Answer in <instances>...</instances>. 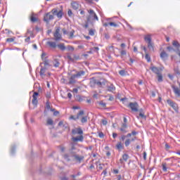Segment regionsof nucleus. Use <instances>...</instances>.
<instances>
[{"label": "nucleus", "instance_id": "1", "mask_svg": "<svg viewBox=\"0 0 180 180\" xmlns=\"http://www.w3.org/2000/svg\"><path fill=\"white\" fill-rule=\"evenodd\" d=\"M63 157L66 161H72V160H75V161L81 162V161L84 160V156H79L77 154V148L75 146H72L69 150V154H65Z\"/></svg>", "mask_w": 180, "mask_h": 180}, {"label": "nucleus", "instance_id": "2", "mask_svg": "<svg viewBox=\"0 0 180 180\" xmlns=\"http://www.w3.org/2000/svg\"><path fill=\"white\" fill-rule=\"evenodd\" d=\"M88 12L89 13L87 18L88 23H91L92 20H99V18H98V15H96V13H95V11H94V10L90 9L88 11Z\"/></svg>", "mask_w": 180, "mask_h": 180}, {"label": "nucleus", "instance_id": "3", "mask_svg": "<svg viewBox=\"0 0 180 180\" xmlns=\"http://www.w3.org/2000/svg\"><path fill=\"white\" fill-rule=\"evenodd\" d=\"M144 40L146 43H148V49L150 51H154V44L151 41V35L150 34H147L144 37Z\"/></svg>", "mask_w": 180, "mask_h": 180}, {"label": "nucleus", "instance_id": "4", "mask_svg": "<svg viewBox=\"0 0 180 180\" xmlns=\"http://www.w3.org/2000/svg\"><path fill=\"white\" fill-rule=\"evenodd\" d=\"M105 80H98L96 79H91V80L90 81V85L91 86H92L93 85H97V86H102L103 85H105Z\"/></svg>", "mask_w": 180, "mask_h": 180}, {"label": "nucleus", "instance_id": "5", "mask_svg": "<svg viewBox=\"0 0 180 180\" xmlns=\"http://www.w3.org/2000/svg\"><path fill=\"white\" fill-rule=\"evenodd\" d=\"M53 39L56 41H60V40H61L63 39V37H61V34H60V27H58L56 30V32L53 34Z\"/></svg>", "mask_w": 180, "mask_h": 180}, {"label": "nucleus", "instance_id": "6", "mask_svg": "<svg viewBox=\"0 0 180 180\" xmlns=\"http://www.w3.org/2000/svg\"><path fill=\"white\" fill-rule=\"evenodd\" d=\"M129 108L132 110V112H139V103L136 102L129 103Z\"/></svg>", "mask_w": 180, "mask_h": 180}, {"label": "nucleus", "instance_id": "7", "mask_svg": "<svg viewBox=\"0 0 180 180\" xmlns=\"http://www.w3.org/2000/svg\"><path fill=\"white\" fill-rule=\"evenodd\" d=\"M167 103L175 110V112H178V104L175 102L172 101L171 99L167 100Z\"/></svg>", "mask_w": 180, "mask_h": 180}, {"label": "nucleus", "instance_id": "8", "mask_svg": "<svg viewBox=\"0 0 180 180\" xmlns=\"http://www.w3.org/2000/svg\"><path fill=\"white\" fill-rule=\"evenodd\" d=\"M51 13H47L46 14H45V15L44 16V22H46V23H49V22H50V20H53V19H54V15L50 14Z\"/></svg>", "mask_w": 180, "mask_h": 180}, {"label": "nucleus", "instance_id": "9", "mask_svg": "<svg viewBox=\"0 0 180 180\" xmlns=\"http://www.w3.org/2000/svg\"><path fill=\"white\" fill-rule=\"evenodd\" d=\"M51 13H53V15H56L57 18H58L59 19H61V18H63V15H64L63 11L60 10L58 11L56 8L52 9Z\"/></svg>", "mask_w": 180, "mask_h": 180}, {"label": "nucleus", "instance_id": "10", "mask_svg": "<svg viewBox=\"0 0 180 180\" xmlns=\"http://www.w3.org/2000/svg\"><path fill=\"white\" fill-rule=\"evenodd\" d=\"M72 134H73V136H75L76 134H79V136H81L84 134V131H82V129L81 128L73 129H72Z\"/></svg>", "mask_w": 180, "mask_h": 180}, {"label": "nucleus", "instance_id": "11", "mask_svg": "<svg viewBox=\"0 0 180 180\" xmlns=\"http://www.w3.org/2000/svg\"><path fill=\"white\" fill-rule=\"evenodd\" d=\"M37 96H39V93L38 92H34V94L32 96V104L34 105V106H37V103H38V101H37Z\"/></svg>", "mask_w": 180, "mask_h": 180}, {"label": "nucleus", "instance_id": "12", "mask_svg": "<svg viewBox=\"0 0 180 180\" xmlns=\"http://www.w3.org/2000/svg\"><path fill=\"white\" fill-rule=\"evenodd\" d=\"M77 79H78L77 75L75 74L72 75L70 78L69 79V84H75L77 82Z\"/></svg>", "mask_w": 180, "mask_h": 180}, {"label": "nucleus", "instance_id": "13", "mask_svg": "<svg viewBox=\"0 0 180 180\" xmlns=\"http://www.w3.org/2000/svg\"><path fill=\"white\" fill-rule=\"evenodd\" d=\"M44 57H46V53H43L41 55V58L43 60L44 67H47V65H50V63L49 60H47V58Z\"/></svg>", "mask_w": 180, "mask_h": 180}, {"label": "nucleus", "instance_id": "14", "mask_svg": "<svg viewBox=\"0 0 180 180\" xmlns=\"http://www.w3.org/2000/svg\"><path fill=\"white\" fill-rule=\"evenodd\" d=\"M82 115H84V110L79 111L76 117H74V115H71L70 119L72 120H78V119H79V116H82Z\"/></svg>", "mask_w": 180, "mask_h": 180}, {"label": "nucleus", "instance_id": "15", "mask_svg": "<svg viewBox=\"0 0 180 180\" xmlns=\"http://www.w3.org/2000/svg\"><path fill=\"white\" fill-rule=\"evenodd\" d=\"M72 141L77 142V141H84V136L83 135H80L76 137H72Z\"/></svg>", "mask_w": 180, "mask_h": 180}, {"label": "nucleus", "instance_id": "16", "mask_svg": "<svg viewBox=\"0 0 180 180\" xmlns=\"http://www.w3.org/2000/svg\"><path fill=\"white\" fill-rule=\"evenodd\" d=\"M75 75L78 79L79 78H82V77L85 75V71L84 70L77 71L75 73Z\"/></svg>", "mask_w": 180, "mask_h": 180}, {"label": "nucleus", "instance_id": "17", "mask_svg": "<svg viewBox=\"0 0 180 180\" xmlns=\"http://www.w3.org/2000/svg\"><path fill=\"white\" fill-rule=\"evenodd\" d=\"M127 160H129V155L125 153L122 155V158L120 159V164L123 165V164H124V162H123V161H125V162H126L127 161Z\"/></svg>", "mask_w": 180, "mask_h": 180}, {"label": "nucleus", "instance_id": "18", "mask_svg": "<svg viewBox=\"0 0 180 180\" xmlns=\"http://www.w3.org/2000/svg\"><path fill=\"white\" fill-rule=\"evenodd\" d=\"M46 71H47V68L46 67H41L39 75L41 77H45L46 75Z\"/></svg>", "mask_w": 180, "mask_h": 180}, {"label": "nucleus", "instance_id": "19", "mask_svg": "<svg viewBox=\"0 0 180 180\" xmlns=\"http://www.w3.org/2000/svg\"><path fill=\"white\" fill-rule=\"evenodd\" d=\"M46 44L51 47V49H56L57 47V43L56 41H47Z\"/></svg>", "mask_w": 180, "mask_h": 180}, {"label": "nucleus", "instance_id": "20", "mask_svg": "<svg viewBox=\"0 0 180 180\" xmlns=\"http://www.w3.org/2000/svg\"><path fill=\"white\" fill-rule=\"evenodd\" d=\"M160 58H162L163 60V61H165V60H167V58H168V54L167 53H165V51H162L160 53Z\"/></svg>", "mask_w": 180, "mask_h": 180}, {"label": "nucleus", "instance_id": "21", "mask_svg": "<svg viewBox=\"0 0 180 180\" xmlns=\"http://www.w3.org/2000/svg\"><path fill=\"white\" fill-rule=\"evenodd\" d=\"M150 69L151 70V71H153L154 72V74H156V75H158V74L160 73V69L157 67L152 66V67H150Z\"/></svg>", "mask_w": 180, "mask_h": 180}, {"label": "nucleus", "instance_id": "22", "mask_svg": "<svg viewBox=\"0 0 180 180\" xmlns=\"http://www.w3.org/2000/svg\"><path fill=\"white\" fill-rule=\"evenodd\" d=\"M71 5H72V8L75 9V11H77V9L79 8V4H78V2H76V1L72 2Z\"/></svg>", "mask_w": 180, "mask_h": 180}, {"label": "nucleus", "instance_id": "23", "mask_svg": "<svg viewBox=\"0 0 180 180\" xmlns=\"http://www.w3.org/2000/svg\"><path fill=\"white\" fill-rule=\"evenodd\" d=\"M126 129H127V124L123 123L122 127L120 128V131H122V133H127Z\"/></svg>", "mask_w": 180, "mask_h": 180}, {"label": "nucleus", "instance_id": "24", "mask_svg": "<svg viewBox=\"0 0 180 180\" xmlns=\"http://www.w3.org/2000/svg\"><path fill=\"white\" fill-rule=\"evenodd\" d=\"M53 65L56 68H58V67H60V60H58V59H54Z\"/></svg>", "mask_w": 180, "mask_h": 180}, {"label": "nucleus", "instance_id": "25", "mask_svg": "<svg viewBox=\"0 0 180 180\" xmlns=\"http://www.w3.org/2000/svg\"><path fill=\"white\" fill-rule=\"evenodd\" d=\"M173 91H174L175 95H176L177 96H180V89H179V88L174 86L173 87Z\"/></svg>", "mask_w": 180, "mask_h": 180}, {"label": "nucleus", "instance_id": "26", "mask_svg": "<svg viewBox=\"0 0 180 180\" xmlns=\"http://www.w3.org/2000/svg\"><path fill=\"white\" fill-rule=\"evenodd\" d=\"M162 169L163 172H167V171L168 169V165H167L166 162H163L162 164Z\"/></svg>", "mask_w": 180, "mask_h": 180}, {"label": "nucleus", "instance_id": "27", "mask_svg": "<svg viewBox=\"0 0 180 180\" xmlns=\"http://www.w3.org/2000/svg\"><path fill=\"white\" fill-rule=\"evenodd\" d=\"M57 47H58V49H60V50H61L62 51H64V50H65V45L64 44H59L57 45Z\"/></svg>", "mask_w": 180, "mask_h": 180}, {"label": "nucleus", "instance_id": "28", "mask_svg": "<svg viewBox=\"0 0 180 180\" xmlns=\"http://www.w3.org/2000/svg\"><path fill=\"white\" fill-rule=\"evenodd\" d=\"M108 91L110 92H114V91H116V87L113 84H111L108 86Z\"/></svg>", "mask_w": 180, "mask_h": 180}, {"label": "nucleus", "instance_id": "29", "mask_svg": "<svg viewBox=\"0 0 180 180\" xmlns=\"http://www.w3.org/2000/svg\"><path fill=\"white\" fill-rule=\"evenodd\" d=\"M15 39H16L15 37L12 38H8L6 39V41H7V43H13V41H15Z\"/></svg>", "mask_w": 180, "mask_h": 180}, {"label": "nucleus", "instance_id": "30", "mask_svg": "<svg viewBox=\"0 0 180 180\" xmlns=\"http://www.w3.org/2000/svg\"><path fill=\"white\" fill-rule=\"evenodd\" d=\"M158 75V82H162V75L161 73H159L157 75Z\"/></svg>", "mask_w": 180, "mask_h": 180}, {"label": "nucleus", "instance_id": "31", "mask_svg": "<svg viewBox=\"0 0 180 180\" xmlns=\"http://www.w3.org/2000/svg\"><path fill=\"white\" fill-rule=\"evenodd\" d=\"M66 58L69 60V61H74V58L71 56L70 53H67Z\"/></svg>", "mask_w": 180, "mask_h": 180}, {"label": "nucleus", "instance_id": "32", "mask_svg": "<svg viewBox=\"0 0 180 180\" xmlns=\"http://www.w3.org/2000/svg\"><path fill=\"white\" fill-rule=\"evenodd\" d=\"M172 44H173V46H174V47H176V49H179V47H180L179 43L178 41H174L173 43H172Z\"/></svg>", "mask_w": 180, "mask_h": 180}, {"label": "nucleus", "instance_id": "33", "mask_svg": "<svg viewBox=\"0 0 180 180\" xmlns=\"http://www.w3.org/2000/svg\"><path fill=\"white\" fill-rule=\"evenodd\" d=\"M145 58L146 60H147L148 63H150L151 61V57L150 56V55H148V53H146Z\"/></svg>", "mask_w": 180, "mask_h": 180}, {"label": "nucleus", "instance_id": "34", "mask_svg": "<svg viewBox=\"0 0 180 180\" xmlns=\"http://www.w3.org/2000/svg\"><path fill=\"white\" fill-rule=\"evenodd\" d=\"M33 15H34V13H32V16H31V22L34 23V22H37V18H36V17L33 16Z\"/></svg>", "mask_w": 180, "mask_h": 180}, {"label": "nucleus", "instance_id": "35", "mask_svg": "<svg viewBox=\"0 0 180 180\" xmlns=\"http://www.w3.org/2000/svg\"><path fill=\"white\" fill-rule=\"evenodd\" d=\"M81 122L82 123H86V122H88V117H82Z\"/></svg>", "mask_w": 180, "mask_h": 180}, {"label": "nucleus", "instance_id": "36", "mask_svg": "<svg viewBox=\"0 0 180 180\" xmlns=\"http://www.w3.org/2000/svg\"><path fill=\"white\" fill-rule=\"evenodd\" d=\"M46 123H47V124H49V126L53 125V120H51V118H49V119L47 120V121H46Z\"/></svg>", "mask_w": 180, "mask_h": 180}, {"label": "nucleus", "instance_id": "37", "mask_svg": "<svg viewBox=\"0 0 180 180\" xmlns=\"http://www.w3.org/2000/svg\"><path fill=\"white\" fill-rule=\"evenodd\" d=\"M131 141L130 139H127V140L125 141V143H124L125 147H129V146H130V143H131Z\"/></svg>", "mask_w": 180, "mask_h": 180}, {"label": "nucleus", "instance_id": "38", "mask_svg": "<svg viewBox=\"0 0 180 180\" xmlns=\"http://www.w3.org/2000/svg\"><path fill=\"white\" fill-rule=\"evenodd\" d=\"M119 74L120 75H121L122 77H124V75H126V71L125 70H120L119 71Z\"/></svg>", "mask_w": 180, "mask_h": 180}, {"label": "nucleus", "instance_id": "39", "mask_svg": "<svg viewBox=\"0 0 180 180\" xmlns=\"http://www.w3.org/2000/svg\"><path fill=\"white\" fill-rule=\"evenodd\" d=\"M117 148H118V150H122V148H123V145H122V143L117 144Z\"/></svg>", "mask_w": 180, "mask_h": 180}, {"label": "nucleus", "instance_id": "40", "mask_svg": "<svg viewBox=\"0 0 180 180\" xmlns=\"http://www.w3.org/2000/svg\"><path fill=\"white\" fill-rule=\"evenodd\" d=\"M67 49L69 51H74L75 50L72 46H68Z\"/></svg>", "mask_w": 180, "mask_h": 180}, {"label": "nucleus", "instance_id": "41", "mask_svg": "<svg viewBox=\"0 0 180 180\" xmlns=\"http://www.w3.org/2000/svg\"><path fill=\"white\" fill-rule=\"evenodd\" d=\"M108 25L109 26H112L113 27H117V24L115 22H109Z\"/></svg>", "mask_w": 180, "mask_h": 180}, {"label": "nucleus", "instance_id": "42", "mask_svg": "<svg viewBox=\"0 0 180 180\" xmlns=\"http://www.w3.org/2000/svg\"><path fill=\"white\" fill-rule=\"evenodd\" d=\"M174 72L177 74V75H180L179 69L178 68H174Z\"/></svg>", "mask_w": 180, "mask_h": 180}, {"label": "nucleus", "instance_id": "43", "mask_svg": "<svg viewBox=\"0 0 180 180\" xmlns=\"http://www.w3.org/2000/svg\"><path fill=\"white\" fill-rule=\"evenodd\" d=\"M139 116H140V117H141V119H146V117L144 115V113H143L141 112L139 113Z\"/></svg>", "mask_w": 180, "mask_h": 180}, {"label": "nucleus", "instance_id": "44", "mask_svg": "<svg viewBox=\"0 0 180 180\" xmlns=\"http://www.w3.org/2000/svg\"><path fill=\"white\" fill-rule=\"evenodd\" d=\"M98 136L100 139H103V137H105V134H103V132H98Z\"/></svg>", "mask_w": 180, "mask_h": 180}, {"label": "nucleus", "instance_id": "45", "mask_svg": "<svg viewBox=\"0 0 180 180\" xmlns=\"http://www.w3.org/2000/svg\"><path fill=\"white\" fill-rule=\"evenodd\" d=\"M89 34L90 36H94L95 34V32L94 31V30H90L89 32Z\"/></svg>", "mask_w": 180, "mask_h": 180}, {"label": "nucleus", "instance_id": "46", "mask_svg": "<svg viewBox=\"0 0 180 180\" xmlns=\"http://www.w3.org/2000/svg\"><path fill=\"white\" fill-rule=\"evenodd\" d=\"M69 39H72V37H74V31H72L69 33Z\"/></svg>", "mask_w": 180, "mask_h": 180}, {"label": "nucleus", "instance_id": "47", "mask_svg": "<svg viewBox=\"0 0 180 180\" xmlns=\"http://www.w3.org/2000/svg\"><path fill=\"white\" fill-rule=\"evenodd\" d=\"M11 154L12 155H13V154H15V147H14V146H13V147L11 148Z\"/></svg>", "mask_w": 180, "mask_h": 180}, {"label": "nucleus", "instance_id": "48", "mask_svg": "<svg viewBox=\"0 0 180 180\" xmlns=\"http://www.w3.org/2000/svg\"><path fill=\"white\" fill-rule=\"evenodd\" d=\"M46 96L47 99H50V98H51V94H50V92H47Z\"/></svg>", "mask_w": 180, "mask_h": 180}, {"label": "nucleus", "instance_id": "49", "mask_svg": "<svg viewBox=\"0 0 180 180\" xmlns=\"http://www.w3.org/2000/svg\"><path fill=\"white\" fill-rule=\"evenodd\" d=\"M62 32H63V34H69L68 31H67V30H65V29H63Z\"/></svg>", "mask_w": 180, "mask_h": 180}, {"label": "nucleus", "instance_id": "50", "mask_svg": "<svg viewBox=\"0 0 180 180\" xmlns=\"http://www.w3.org/2000/svg\"><path fill=\"white\" fill-rule=\"evenodd\" d=\"M68 16H72V11H71V9L68 10Z\"/></svg>", "mask_w": 180, "mask_h": 180}, {"label": "nucleus", "instance_id": "51", "mask_svg": "<svg viewBox=\"0 0 180 180\" xmlns=\"http://www.w3.org/2000/svg\"><path fill=\"white\" fill-rule=\"evenodd\" d=\"M102 123H103V126H106V124H108V121H106L105 120H103Z\"/></svg>", "mask_w": 180, "mask_h": 180}, {"label": "nucleus", "instance_id": "52", "mask_svg": "<svg viewBox=\"0 0 180 180\" xmlns=\"http://www.w3.org/2000/svg\"><path fill=\"white\" fill-rule=\"evenodd\" d=\"M101 106H103V108H105L106 106V104L105 103H103V101H101L99 103Z\"/></svg>", "mask_w": 180, "mask_h": 180}, {"label": "nucleus", "instance_id": "53", "mask_svg": "<svg viewBox=\"0 0 180 180\" xmlns=\"http://www.w3.org/2000/svg\"><path fill=\"white\" fill-rule=\"evenodd\" d=\"M64 122H63V121H60V122H59V123H58V126H60V127H61V126H64Z\"/></svg>", "mask_w": 180, "mask_h": 180}, {"label": "nucleus", "instance_id": "54", "mask_svg": "<svg viewBox=\"0 0 180 180\" xmlns=\"http://www.w3.org/2000/svg\"><path fill=\"white\" fill-rule=\"evenodd\" d=\"M165 148H166L167 151H168L169 150L170 146H169V145H168V143L165 144Z\"/></svg>", "mask_w": 180, "mask_h": 180}, {"label": "nucleus", "instance_id": "55", "mask_svg": "<svg viewBox=\"0 0 180 180\" xmlns=\"http://www.w3.org/2000/svg\"><path fill=\"white\" fill-rule=\"evenodd\" d=\"M167 49L169 51H174V48H172V46H167Z\"/></svg>", "mask_w": 180, "mask_h": 180}, {"label": "nucleus", "instance_id": "56", "mask_svg": "<svg viewBox=\"0 0 180 180\" xmlns=\"http://www.w3.org/2000/svg\"><path fill=\"white\" fill-rule=\"evenodd\" d=\"M126 54H127L126 51L124 50L121 51V56H126Z\"/></svg>", "mask_w": 180, "mask_h": 180}, {"label": "nucleus", "instance_id": "57", "mask_svg": "<svg viewBox=\"0 0 180 180\" xmlns=\"http://www.w3.org/2000/svg\"><path fill=\"white\" fill-rule=\"evenodd\" d=\"M73 59L74 60H79V56H77V55H74Z\"/></svg>", "mask_w": 180, "mask_h": 180}, {"label": "nucleus", "instance_id": "58", "mask_svg": "<svg viewBox=\"0 0 180 180\" xmlns=\"http://www.w3.org/2000/svg\"><path fill=\"white\" fill-rule=\"evenodd\" d=\"M143 160H147V153L143 152Z\"/></svg>", "mask_w": 180, "mask_h": 180}, {"label": "nucleus", "instance_id": "59", "mask_svg": "<svg viewBox=\"0 0 180 180\" xmlns=\"http://www.w3.org/2000/svg\"><path fill=\"white\" fill-rule=\"evenodd\" d=\"M25 41H26V43H30V37H27L25 39Z\"/></svg>", "mask_w": 180, "mask_h": 180}, {"label": "nucleus", "instance_id": "60", "mask_svg": "<svg viewBox=\"0 0 180 180\" xmlns=\"http://www.w3.org/2000/svg\"><path fill=\"white\" fill-rule=\"evenodd\" d=\"M72 92L75 94H78V89H73Z\"/></svg>", "mask_w": 180, "mask_h": 180}, {"label": "nucleus", "instance_id": "61", "mask_svg": "<svg viewBox=\"0 0 180 180\" xmlns=\"http://www.w3.org/2000/svg\"><path fill=\"white\" fill-rule=\"evenodd\" d=\"M68 97L69 98V99H71V98H72V94H71V93H68Z\"/></svg>", "mask_w": 180, "mask_h": 180}, {"label": "nucleus", "instance_id": "62", "mask_svg": "<svg viewBox=\"0 0 180 180\" xmlns=\"http://www.w3.org/2000/svg\"><path fill=\"white\" fill-rule=\"evenodd\" d=\"M112 137H113V139H116L117 137V134L113 133L112 134Z\"/></svg>", "mask_w": 180, "mask_h": 180}, {"label": "nucleus", "instance_id": "63", "mask_svg": "<svg viewBox=\"0 0 180 180\" xmlns=\"http://www.w3.org/2000/svg\"><path fill=\"white\" fill-rule=\"evenodd\" d=\"M121 139L122 140V141H124V140L126 139V136L122 135V136H121Z\"/></svg>", "mask_w": 180, "mask_h": 180}, {"label": "nucleus", "instance_id": "64", "mask_svg": "<svg viewBox=\"0 0 180 180\" xmlns=\"http://www.w3.org/2000/svg\"><path fill=\"white\" fill-rule=\"evenodd\" d=\"M72 109H74V110H77V109H79V106H73Z\"/></svg>", "mask_w": 180, "mask_h": 180}]
</instances>
